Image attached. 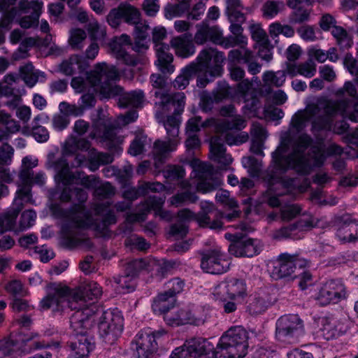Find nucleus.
<instances>
[{"mask_svg":"<svg viewBox=\"0 0 358 358\" xmlns=\"http://www.w3.org/2000/svg\"><path fill=\"white\" fill-rule=\"evenodd\" d=\"M315 224V219L312 216H306L296 224L283 227L275 231L273 237L277 239L285 238H301V233L310 229Z\"/></svg>","mask_w":358,"mask_h":358,"instance_id":"obj_31","label":"nucleus"},{"mask_svg":"<svg viewBox=\"0 0 358 358\" xmlns=\"http://www.w3.org/2000/svg\"><path fill=\"white\" fill-rule=\"evenodd\" d=\"M215 199L217 202H220L228 207L230 209H233V213L231 215H228L226 216L222 215V218H225L227 221L231 220L232 217H236L239 215V211L236 210L237 207V202L234 200V198H231L229 195V192L227 190H219L216 193Z\"/></svg>","mask_w":358,"mask_h":358,"instance_id":"obj_44","label":"nucleus"},{"mask_svg":"<svg viewBox=\"0 0 358 358\" xmlns=\"http://www.w3.org/2000/svg\"><path fill=\"white\" fill-rule=\"evenodd\" d=\"M22 169L19 173L17 182L18 189L15 195L22 198L24 201H30L29 187L31 180V169L38 165V159L33 156H27L22 159Z\"/></svg>","mask_w":358,"mask_h":358,"instance_id":"obj_24","label":"nucleus"},{"mask_svg":"<svg viewBox=\"0 0 358 358\" xmlns=\"http://www.w3.org/2000/svg\"><path fill=\"white\" fill-rule=\"evenodd\" d=\"M22 198L15 195L10 209L0 216V235L9 230H15V223L23 206Z\"/></svg>","mask_w":358,"mask_h":358,"instance_id":"obj_36","label":"nucleus"},{"mask_svg":"<svg viewBox=\"0 0 358 358\" xmlns=\"http://www.w3.org/2000/svg\"><path fill=\"white\" fill-rule=\"evenodd\" d=\"M220 114L223 117H231V121H220L210 119L202 122L201 117L191 118L187 124V139L185 145L187 149H195L200 146V140L196 133L201 127H214L216 135L210 141V158L220 164L221 166L226 167L233 161L230 155L225 152L226 148L222 142L224 141L229 145H238L246 142L248 136L245 132L237 133L246 127V121L238 115H236L234 107L231 105L222 107Z\"/></svg>","mask_w":358,"mask_h":358,"instance_id":"obj_5","label":"nucleus"},{"mask_svg":"<svg viewBox=\"0 0 358 358\" xmlns=\"http://www.w3.org/2000/svg\"><path fill=\"white\" fill-rule=\"evenodd\" d=\"M120 132L118 129L108 128L101 122H96L93 126L90 136L92 138H99L106 143L108 150L114 154L120 155L122 151L120 145L124 141V137Z\"/></svg>","mask_w":358,"mask_h":358,"instance_id":"obj_23","label":"nucleus"},{"mask_svg":"<svg viewBox=\"0 0 358 358\" xmlns=\"http://www.w3.org/2000/svg\"><path fill=\"white\" fill-rule=\"evenodd\" d=\"M20 76L25 83L32 87L38 81H43L45 79L44 73L35 70L31 64H26L20 69Z\"/></svg>","mask_w":358,"mask_h":358,"instance_id":"obj_42","label":"nucleus"},{"mask_svg":"<svg viewBox=\"0 0 358 358\" xmlns=\"http://www.w3.org/2000/svg\"><path fill=\"white\" fill-rule=\"evenodd\" d=\"M92 215L85 209L78 207L66 216L65 223L61 231V240L63 245L69 248H89L91 241L79 231L80 228L90 227L97 231H103L115 222V217L108 200H103L96 204Z\"/></svg>","mask_w":358,"mask_h":358,"instance_id":"obj_8","label":"nucleus"},{"mask_svg":"<svg viewBox=\"0 0 358 358\" xmlns=\"http://www.w3.org/2000/svg\"><path fill=\"white\" fill-rule=\"evenodd\" d=\"M286 69L285 71H267L262 75V80L265 86L281 87L286 80Z\"/></svg>","mask_w":358,"mask_h":358,"instance_id":"obj_43","label":"nucleus"},{"mask_svg":"<svg viewBox=\"0 0 358 358\" xmlns=\"http://www.w3.org/2000/svg\"><path fill=\"white\" fill-rule=\"evenodd\" d=\"M130 45V37L127 34H122L120 37L114 38L109 46L112 53L117 59L122 61L127 66H134L142 62L144 59L141 57H136L128 55L126 52V47Z\"/></svg>","mask_w":358,"mask_h":358,"instance_id":"obj_26","label":"nucleus"},{"mask_svg":"<svg viewBox=\"0 0 358 358\" xmlns=\"http://www.w3.org/2000/svg\"><path fill=\"white\" fill-rule=\"evenodd\" d=\"M14 153L13 148L8 144L5 143L0 146V164H10L12 162Z\"/></svg>","mask_w":358,"mask_h":358,"instance_id":"obj_62","label":"nucleus"},{"mask_svg":"<svg viewBox=\"0 0 358 358\" xmlns=\"http://www.w3.org/2000/svg\"><path fill=\"white\" fill-rule=\"evenodd\" d=\"M308 55L310 59H314L320 63L326 62L328 59L327 51L317 46H311L308 49Z\"/></svg>","mask_w":358,"mask_h":358,"instance_id":"obj_64","label":"nucleus"},{"mask_svg":"<svg viewBox=\"0 0 358 358\" xmlns=\"http://www.w3.org/2000/svg\"><path fill=\"white\" fill-rule=\"evenodd\" d=\"M176 299L173 295L164 292L159 294L154 300L152 308L157 315H164V321L166 322V317L168 314H171L176 317L175 311L180 310V308L175 307Z\"/></svg>","mask_w":358,"mask_h":358,"instance_id":"obj_34","label":"nucleus"},{"mask_svg":"<svg viewBox=\"0 0 358 358\" xmlns=\"http://www.w3.org/2000/svg\"><path fill=\"white\" fill-rule=\"evenodd\" d=\"M253 57L252 52L245 48L233 50L229 53V71L230 76L234 80H239L244 77L245 72L238 64L241 62H249Z\"/></svg>","mask_w":358,"mask_h":358,"instance_id":"obj_32","label":"nucleus"},{"mask_svg":"<svg viewBox=\"0 0 358 358\" xmlns=\"http://www.w3.org/2000/svg\"><path fill=\"white\" fill-rule=\"evenodd\" d=\"M71 328L76 334V340L71 345L75 358H84L94 349V341L85 333L92 327L90 318L84 319V312L76 310L70 319Z\"/></svg>","mask_w":358,"mask_h":358,"instance_id":"obj_15","label":"nucleus"},{"mask_svg":"<svg viewBox=\"0 0 358 358\" xmlns=\"http://www.w3.org/2000/svg\"><path fill=\"white\" fill-rule=\"evenodd\" d=\"M86 29L93 41H102L106 36V27L100 24L94 17H91L86 26Z\"/></svg>","mask_w":358,"mask_h":358,"instance_id":"obj_48","label":"nucleus"},{"mask_svg":"<svg viewBox=\"0 0 358 358\" xmlns=\"http://www.w3.org/2000/svg\"><path fill=\"white\" fill-rule=\"evenodd\" d=\"M344 64L348 71L355 76V83L346 81L343 87L337 90L334 94L337 96L346 94L349 98H344L339 101L321 98L315 103L308 105L306 109L297 111L293 115L289 129L287 131L291 132V136H295L294 132L302 131L309 123L312 124L313 132L322 129L343 132L345 130L344 126L341 130H336L333 125V117L337 114L353 122L357 121V62L352 55H347Z\"/></svg>","mask_w":358,"mask_h":358,"instance_id":"obj_3","label":"nucleus"},{"mask_svg":"<svg viewBox=\"0 0 358 358\" xmlns=\"http://www.w3.org/2000/svg\"><path fill=\"white\" fill-rule=\"evenodd\" d=\"M31 255H36L42 262H48L52 259L54 256V252L52 249L46 245L36 247L33 250L30 251Z\"/></svg>","mask_w":358,"mask_h":358,"instance_id":"obj_59","label":"nucleus"},{"mask_svg":"<svg viewBox=\"0 0 358 358\" xmlns=\"http://www.w3.org/2000/svg\"><path fill=\"white\" fill-rule=\"evenodd\" d=\"M166 334L164 330L152 331L146 329L137 334L135 338L136 352L138 358H154L158 350L157 340Z\"/></svg>","mask_w":358,"mask_h":358,"instance_id":"obj_22","label":"nucleus"},{"mask_svg":"<svg viewBox=\"0 0 358 358\" xmlns=\"http://www.w3.org/2000/svg\"><path fill=\"white\" fill-rule=\"evenodd\" d=\"M242 164L244 168L248 169L249 174L255 177L259 173L262 163L260 161L253 157H245L242 159Z\"/></svg>","mask_w":358,"mask_h":358,"instance_id":"obj_56","label":"nucleus"},{"mask_svg":"<svg viewBox=\"0 0 358 358\" xmlns=\"http://www.w3.org/2000/svg\"><path fill=\"white\" fill-rule=\"evenodd\" d=\"M187 12L185 7H182L178 3L168 4L164 8V17L168 20H171L174 17H180L184 13Z\"/></svg>","mask_w":358,"mask_h":358,"instance_id":"obj_61","label":"nucleus"},{"mask_svg":"<svg viewBox=\"0 0 358 358\" xmlns=\"http://www.w3.org/2000/svg\"><path fill=\"white\" fill-rule=\"evenodd\" d=\"M86 38L87 34L84 29L73 28L69 31L68 42L73 49L80 50L83 48Z\"/></svg>","mask_w":358,"mask_h":358,"instance_id":"obj_49","label":"nucleus"},{"mask_svg":"<svg viewBox=\"0 0 358 358\" xmlns=\"http://www.w3.org/2000/svg\"><path fill=\"white\" fill-rule=\"evenodd\" d=\"M297 33L303 41L307 42H313L322 38L320 31L309 25L301 26L298 29Z\"/></svg>","mask_w":358,"mask_h":358,"instance_id":"obj_54","label":"nucleus"},{"mask_svg":"<svg viewBox=\"0 0 358 358\" xmlns=\"http://www.w3.org/2000/svg\"><path fill=\"white\" fill-rule=\"evenodd\" d=\"M303 334V322L297 315H283L276 322V338L282 343H296Z\"/></svg>","mask_w":358,"mask_h":358,"instance_id":"obj_17","label":"nucleus"},{"mask_svg":"<svg viewBox=\"0 0 358 358\" xmlns=\"http://www.w3.org/2000/svg\"><path fill=\"white\" fill-rule=\"evenodd\" d=\"M227 13L230 21L243 22V7L241 0H226Z\"/></svg>","mask_w":358,"mask_h":358,"instance_id":"obj_45","label":"nucleus"},{"mask_svg":"<svg viewBox=\"0 0 358 358\" xmlns=\"http://www.w3.org/2000/svg\"><path fill=\"white\" fill-rule=\"evenodd\" d=\"M316 64L312 59L304 62L286 64V72L290 77L301 76L307 78L313 77L316 73Z\"/></svg>","mask_w":358,"mask_h":358,"instance_id":"obj_38","label":"nucleus"},{"mask_svg":"<svg viewBox=\"0 0 358 358\" xmlns=\"http://www.w3.org/2000/svg\"><path fill=\"white\" fill-rule=\"evenodd\" d=\"M122 20L129 24H135V43L133 49L136 52L147 50L149 46V26L145 22H141L139 10L129 4H121L117 8L111 10L107 16V22L112 27L119 26Z\"/></svg>","mask_w":358,"mask_h":358,"instance_id":"obj_13","label":"nucleus"},{"mask_svg":"<svg viewBox=\"0 0 358 358\" xmlns=\"http://www.w3.org/2000/svg\"><path fill=\"white\" fill-rule=\"evenodd\" d=\"M331 34L341 48H346L351 46L352 38L342 27L334 26Z\"/></svg>","mask_w":358,"mask_h":358,"instance_id":"obj_55","label":"nucleus"},{"mask_svg":"<svg viewBox=\"0 0 358 358\" xmlns=\"http://www.w3.org/2000/svg\"><path fill=\"white\" fill-rule=\"evenodd\" d=\"M155 266L158 267L155 260L148 262L144 259H134L129 262L127 266V275L115 279L114 286L117 292L120 294L133 292L136 285L135 276L137 271L141 269H154Z\"/></svg>","mask_w":358,"mask_h":358,"instance_id":"obj_20","label":"nucleus"},{"mask_svg":"<svg viewBox=\"0 0 358 358\" xmlns=\"http://www.w3.org/2000/svg\"><path fill=\"white\" fill-rule=\"evenodd\" d=\"M225 59L222 52L214 48H206L198 55L196 61L184 67L174 81V87L185 88L189 80L198 73L196 85L204 87L215 78L221 76Z\"/></svg>","mask_w":358,"mask_h":358,"instance_id":"obj_10","label":"nucleus"},{"mask_svg":"<svg viewBox=\"0 0 358 358\" xmlns=\"http://www.w3.org/2000/svg\"><path fill=\"white\" fill-rule=\"evenodd\" d=\"M233 23L230 25V30L231 33L234 35V37L230 38H224L223 40L224 43H231L233 45L231 46H234L236 45H241V49L244 48L243 45L247 43V38L242 35V28L240 24L236 23V21H232Z\"/></svg>","mask_w":358,"mask_h":358,"instance_id":"obj_51","label":"nucleus"},{"mask_svg":"<svg viewBox=\"0 0 358 358\" xmlns=\"http://www.w3.org/2000/svg\"><path fill=\"white\" fill-rule=\"evenodd\" d=\"M320 306L336 304L345 299L347 292L344 285L337 280H330L317 285L312 294Z\"/></svg>","mask_w":358,"mask_h":358,"instance_id":"obj_19","label":"nucleus"},{"mask_svg":"<svg viewBox=\"0 0 358 358\" xmlns=\"http://www.w3.org/2000/svg\"><path fill=\"white\" fill-rule=\"evenodd\" d=\"M196 32L194 35V41L197 45H203L207 41L220 44L225 48H230L233 45L231 43H225L222 37V31L217 27H210L206 21L196 24Z\"/></svg>","mask_w":358,"mask_h":358,"instance_id":"obj_25","label":"nucleus"},{"mask_svg":"<svg viewBox=\"0 0 358 358\" xmlns=\"http://www.w3.org/2000/svg\"><path fill=\"white\" fill-rule=\"evenodd\" d=\"M271 299L266 295L254 296L250 300L248 308L252 314H258L265 311L271 304Z\"/></svg>","mask_w":358,"mask_h":358,"instance_id":"obj_46","label":"nucleus"},{"mask_svg":"<svg viewBox=\"0 0 358 358\" xmlns=\"http://www.w3.org/2000/svg\"><path fill=\"white\" fill-rule=\"evenodd\" d=\"M190 165L193 169L194 180L190 184L184 182L181 184L182 192L173 196L171 200V204L178 206L185 203H194L198 197L192 192V185L195 189L203 194L212 192L220 187L223 183V179L218 171H214L213 167L197 159L191 161Z\"/></svg>","mask_w":358,"mask_h":358,"instance_id":"obj_12","label":"nucleus"},{"mask_svg":"<svg viewBox=\"0 0 358 358\" xmlns=\"http://www.w3.org/2000/svg\"><path fill=\"white\" fill-rule=\"evenodd\" d=\"M6 289L8 292L15 296H24L27 293L22 282L17 280H13L9 282L6 286Z\"/></svg>","mask_w":358,"mask_h":358,"instance_id":"obj_63","label":"nucleus"},{"mask_svg":"<svg viewBox=\"0 0 358 358\" xmlns=\"http://www.w3.org/2000/svg\"><path fill=\"white\" fill-rule=\"evenodd\" d=\"M247 340L246 331L234 327L220 338L216 350L208 340L194 338L174 349L169 358H243L248 352Z\"/></svg>","mask_w":358,"mask_h":358,"instance_id":"obj_6","label":"nucleus"},{"mask_svg":"<svg viewBox=\"0 0 358 358\" xmlns=\"http://www.w3.org/2000/svg\"><path fill=\"white\" fill-rule=\"evenodd\" d=\"M43 6L42 0H31L29 3L21 1L17 8V20L22 14H27L31 11V15L22 17L19 20L20 25L23 28H30L36 24L41 13Z\"/></svg>","mask_w":358,"mask_h":358,"instance_id":"obj_28","label":"nucleus"},{"mask_svg":"<svg viewBox=\"0 0 358 358\" xmlns=\"http://www.w3.org/2000/svg\"><path fill=\"white\" fill-rule=\"evenodd\" d=\"M225 238L231 241L229 252L236 257H251L261 251L262 244L259 240L243 236L241 233L228 232Z\"/></svg>","mask_w":358,"mask_h":358,"instance_id":"obj_21","label":"nucleus"},{"mask_svg":"<svg viewBox=\"0 0 358 358\" xmlns=\"http://www.w3.org/2000/svg\"><path fill=\"white\" fill-rule=\"evenodd\" d=\"M59 110L61 113L66 117L80 116L83 115V108L79 104H71L66 101H62L59 105Z\"/></svg>","mask_w":358,"mask_h":358,"instance_id":"obj_58","label":"nucleus"},{"mask_svg":"<svg viewBox=\"0 0 358 358\" xmlns=\"http://www.w3.org/2000/svg\"><path fill=\"white\" fill-rule=\"evenodd\" d=\"M150 81L152 86L157 89L155 92V96L159 99L156 117L159 122H163L169 138L167 141L159 140L155 143L156 158L160 160L167 152L174 151L179 143V115L183 110L185 96L183 92H178L173 95L164 93L163 87L165 80L159 74H152L150 76Z\"/></svg>","mask_w":358,"mask_h":358,"instance_id":"obj_7","label":"nucleus"},{"mask_svg":"<svg viewBox=\"0 0 358 358\" xmlns=\"http://www.w3.org/2000/svg\"><path fill=\"white\" fill-rule=\"evenodd\" d=\"M51 289L53 294H49L41 301L42 309L60 311L69 307L72 310H82L84 319L88 317L92 324L98 318L99 334L108 342H113L121 334L123 330L121 312L117 309L102 311L94 301L102 294L101 287L96 282H85L74 289L62 284H54Z\"/></svg>","mask_w":358,"mask_h":358,"instance_id":"obj_2","label":"nucleus"},{"mask_svg":"<svg viewBox=\"0 0 358 358\" xmlns=\"http://www.w3.org/2000/svg\"><path fill=\"white\" fill-rule=\"evenodd\" d=\"M119 77V73L114 66L102 62L95 65L94 69L86 75L85 79L81 76L75 77L71 80V87L77 93L87 92L78 101L83 113L94 106V94H99L101 98H113L121 89L113 83Z\"/></svg>","mask_w":358,"mask_h":358,"instance_id":"obj_9","label":"nucleus"},{"mask_svg":"<svg viewBox=\"0 0 358 358\" xmlns=\"http://www.w3.org/2000/svg\"><path fill=\"white\" fill-rule=\"evenodd\" d=\"M164 187V185L160 182L145 183L138 190L135 189H129L124 192V196L126 199H134L140 192L143 193L144 191L160 192Z\"/></svg>","mask_w":358,"mask_h":358,"instance_id":"obj_52","label":"nucleus"},{"mask_svg":"<svg viewBox=\"0 0 358 358\" xmlns=\"http://www.w3.org/2000/svg\"><path fill=\"white\" fill-rule=\"evenodd\" d=\"M89 63L85 58L75 55L64 60L59 66L61 72L66 75H71L76 72H83L85 71Z\"/></svg>","mask_w":358,"mask_h":358,"instance_id":"obj_39","label":"nucleus"},{"mask_svg":"<svg viewBox=\"0 0 358 358\" xmlns=\"http://www.w3.org/2000/svg\"><path fill=\"white\" fill-rule=\"evenodd\" d=\"M164 203V198L157 197L155 195L150 196L149 199L143 204V212L140 214L129 215L127 222H141L144 220L145 214L150 210H154L155 215L163 220H171L173 218V215L170 212L162 209Z\"/></svg>","mask_w":358,"mask_h":358,"instance_id":"obj_30","label":"nucleus"},{"mask_svg":"<svg viewBox=\"0 0 358 358\" xmlns=\"http://www.w3.org/2000/svg\"><path fill=\"white\" fill-rule=\"evenodd\" d=\"M322 336L327 340L336 338L344 331L343 325L334 317H322L317 320Z\"/></svg>","mask_w":358,"mask_h":358,"instance_id":"obj_37","label":"nucleus"},{"mask_svg":"<svg viewBox=\"0 0 358 358\" xmlns=\"http://www.w3.org/2000/svg\"><path fill=\"white\" fill-rule=\"evenodd\" d=\"M215 98L217 100L227 98L237 102L244 101L245 104L243 113L248 118L257 117L275 121L284 117L283 111L273 106H265L260 111L259 101L252 89V82L248 79L243 80L235 87L229 86L226 82L219 83Z\"/></svg>","mask_w":358,"mask_h":358,"instance_id":"obj_11","label":"nucleus"},{"mask_svg":"<svg viewBox=\"0 0 358 358\" xmlns=\"http://www.w3.org/2000/svg\"><path fill=\"white\" fill-rule=\"evenodd\" d=\"M285 9V3L281 1H268L262 6L263 16L267 19L274 18Z\"/></svg>","mask_w":358,"mask_h":358,"instance_id":"obj_50","label":"nucleus"},{"mask_svg":"<svg viewBox=\"0 0 358 358\" xmlns=\"http://www.w3.org/2000/svg\"><path fill=\"white\" fill-rule=\"evenodd\" d=\"M115 96H119V103L121 107L131 106L133 108H138L142 106L143 102V94L141 91H133L127 93H123L122 89Z\"/></svg>","mask_w":358,"mask_h":358,"instance_id":"obj_41","label":"nucleus"},{"mask_svg":"<svg viewBox=\"0 0 358 358\" xmlns=\"http://www.w3.org/2000/svg\"><path fill=\"white\" fill-rule=\"evenodd\" d=\"M201 268L212 274H220L227 271V262L219 248L216 247L203 255Z\"/></svg>","mask_w":358,"mask_h":358,"instance_id":"obj_27","label":"nucleus"},{"mask_svg":"<svg viewBox=\"0 0 358 358\" xmlns=\"http://www.w3.org/2000/svg\"><path fill=\"white\" fill-rule=\"evenodd\" d=\"M296 257L288 254L281 255L279 258L272 263L273 269L271 275L275 279L289 275L294 272L296 266Z\"/></svg>","mask_w":358,"mask_h":358,"instance_id":"obj_35","label":"nucleus"},{"mask_svg":"<svg viewBox=\"0 0 358 358\" xmlns=\"http://www.w3.org/2000/svg\"><path fill=\"white\" fill-rule=\"evenodd\" d=\"M36 213L33 210H27L24 211L20 217L18 229L24 230L32 227L36 221Z\"/></svg>","mask_w":358,"mask_h":358,"instance_id":"obj_60","label":"nucleus"},{"mask_svg":"<svg viewBox=\"0 0 358 358\" xmlns=\"http://www.w3.org/2000/svg\"><path fill=\"white\" fill-rule=\"evenodd\" d=\"M90 147L87 141L78 140L71 136L64 143L62 157L56 161L49 159L48 168L55 172V180L58 189L52 194V198L59 197L62 201H67L74 196L75 200L83 203L87 199V195L78 185L87 189H96V193L104 196L114 193L113 187L110 183H101L94 176H88L80 172L75 174L71 171L67 157L78 150L87 151Z\"/></svg>","mask_w":358,"mask_h":358,"instance_id":"obj_4","label":"nucleus"},{"mask_svg":"<svg viewBox=\"0 0 358 358\" xmlns=\"http://www.w3.org/2000/svg\"><path fill=\"white\" fill-rule=\"evenodd\" d=\"M178 217L181 221H189L196 219L199 225L202 227H208L213 229H219L222 227V222L217 219L210 221V217L206 215H201L196 216L188 209H183L178 213Z\"/></svg>","mask_w":358,"mask_h":358,"instance_id":"obj_40","label":"nucleus"},{"mask_svg":"<svg viewBox=\"0 0 358 358\" xmlns=\"http://www.w3.org/2000/svg\"><path fill=\"white\" fill-rule=\"evenodd\" d=\"M250 31L252 38L255 41V46L259 44H266V41H268L266 31L262 28L259 24H250Z\"/></svg>","mask_w":358,"mask_h":358,"instance_id":"obj_57","label":"nucleus"},{"mask_svg":"<svg viewBox=\"0 0 358 358\" xmlns=\"http://www.w3.org/2000/svg\"><path fill=\"white\" fill-rule=\"evenodd\" d=\"M176 317L168 314L166 317V324L170 326H179L186 324L199 326L203 324L210 317V307L208 305H192L188 307L180 308L176 310Z\"/></svg>","mask_w":358,"mask_h":358,"instance_id":"obj_16","label":"nucleus"},{"mask_svg":"<svg viewBox=\"0 0 358 358\" xmlns=\"http://www.w3.org/2000/svg\"><path fill=\"white\" fill-rule=\"evenodd\" d=\"M211 294L214 300L222 303L224 312L229 314L235 312L238 306L245 301L247 287L244 281L231 278L215 285Z\"/></svg>","mask_w":358,"mask_h":358,"instance_id":"obj_14","label":"nucleus"},{"mask_svg":"<svg viewBox=\"0 0 358 358\" xmlns=\"http://www.w3.org/2000/svg\"><path fill=\"white\" fill-rule=\"evenodd\" d=\"M326 159V154L321 146H313L312 138L307 134L297 137L291 136L290 131H282L280 144L272 152V162L264 180L268 185L266 198L271 207L280 206V215L283 221H289L301 213V207L294 203L282 204L278 196L286 193L296 194L306 192L310 181L303 178L285 180L282 174L292 169L305 176L315 167L320 166Z\"/></svg>","mask_w":358,"mask_h":358,"instance_id":"obj_1","label":"nucleus"},{"mask_svg":"<svg viewBox=\"0 0 358 358\" xmlns=\"http://www.w3.org/2000/svg\"><path fill=\"white\" fill-rule=\"evenodd\" d=\"M88 157L90 163V169L92 171H95L99 164L111 163L113 160V157L110 155L97 152L94 149L89 150Z\"/></svg>","mask_w":358,"mask_h":358,"instance_id":"obj_47","label":"nucleus"},{"mask_svg":"<svg viewBox=\"0 0 358 358\" xmlns=\"http://www.w3.org/2000/svg\"><path fill=\"white\" fill-rule=\"evenodd\" d=\"M38 336L37 333L29 331L20 333L17 336L11 334L10 336L3 338L0 341V358L11 356L13 352L22 347V343L35 339Z\"/></svg>","mask_w":358,"mask_h":358,"instance_id":"obj_29","label":"nucleus"},{"mask_svg":"<svg viewBox=\"0 0 358 358\" xmlns=\"http://www.w3.org/2000/svg\"><path fill=\"white\" fill-rule=\"evenodd\" d=\"M357 225L356 223L344 224L337 231V236L344 242H352L356 239Z\"/></svg>","mask_w":358,"mask_h":358,"instance_id":"obj_53","label":"nucleus"},{"mask_svg":"<svg viewBox=\"0 0 358 358\" xmlns=\"http://www.w3.org/2000/svg\"><path fill=\"white\" fill-rule=\"evenodd\" d=\"M169 45L170 50L172 49L178 57L189 58L196 52V48L191 39V36L187 34L172 37Z\"/></svg>","mask_w":358,"mask_h":358,"instance_id":"obj_33","label":"nucleus"},{"mask_svg":"<svg viewBox=\"0 0 358 358\" xmlns=\"http://www.w3.org/2000/svg\"><path fill=\"white\" fill-rule=\"evenodd\" d=\"M166 36V30L162 26H158L152 30V41L155 43V50L157 56L155 64L164 74H171L175 71L173 65V56L170 52L169 44L163 43Z\"/></svg>","mask_w":358,"mask_h":358,"instance_id":"obj_18","label":"nucleus"}]
</instances>
